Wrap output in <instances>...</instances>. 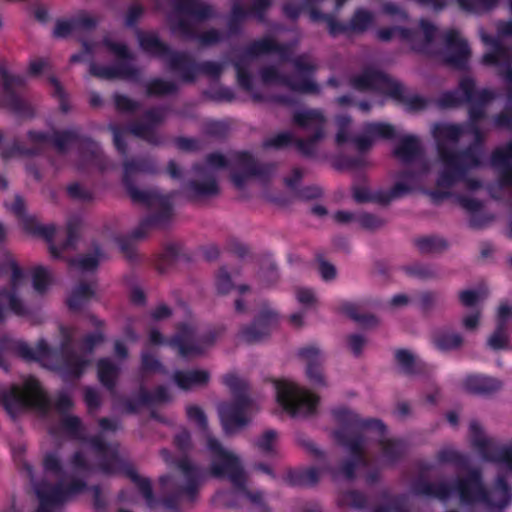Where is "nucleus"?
Instances as JSON below:
<instances>
[{
	"mask_svg": "<svg viewBox=\"0 0 512 512\" xmlns=\"http://www.w3.org/2000/svg\"><path fill=\"white\" fill-rule=\"evenodd\" d=\"M23 277L16 262L8 258L0 267V319L8 310L24 313Z\"/></svg>",
	"mask_w": 512,
	"mask_h": 512,
	"instance_id": "nucleus-1",
	"label": "nucleus"
},
{
	"mask_svg": "<svg viewBox=\"0 0 512 512\" xmlns=\"http://www.w3.org/2000/svg\"><path fill=\"white\" fill-rule=\"evenodd\" d=\"M274 388L277 404L290 415H306L312 412L316 406V396L292 380H277L274 383Z\"/></svg>",
	"mask_w": 512,
	"mask_h": 512,
	"instance_id": "nucleus-2",
	"label": "nucleus"
},
{
	"mask_svg": "<svg viewBox=\"0 0 512 512\" xmlns=\"http://www.w3.org/2000/svg\"><path fill=\"white\" fill-rule=\"evenodd\" d=\"M2 401L7 411L15 414L26 406L41 407L45 402V396L38 382L34 378H28L22 386L11 387Z\"/></svg>",
	"mask_w": 512,
	"mask_h": 512,
	"instance_id": "nucleus-3",
	"label": "nucleus"
},
{
	"mask_svg": "<svg viewBox=\"0 0 512 512\" xmlns=\"http://www.w3.org/2000/svg\"><path fill=\"white\" fill-rule=\"evenodd\" d=\"M255 407L249 401L236 404H225L220 409V416L226 431L232 432L247 421V415L255 411Z\"/></svg>",
	"mask_w": 512,
	"mask_h": 512,
	"instance_id": "nucleus-4",
	"label": "nucleus"
},
{
	"mask_svg": "<svg viewBox=\"0 0 512 512\" xmlns=\"http://www.w3.org/2000/svg\"><path fill=\"white\" fill-rule=\"evenodd\" d=\"M207 444L213 456L212 470L215 475H222L237 469L238 459L232 452L218 446L210 436H207Z\"/></svg>",
	"mask_w": 512,
	"mask_h": 512,
	"instance_id": "nucleus-5",
	"label": "nucleus"
},
{
	"mask_svg": "<svg viewBox=\"0 0 512 512\" xmlns=\"http://www.w3.org/2000/svg\"><path fill=\"white\" fill-rule=\"evenodd\" d=\"M6 206L19 216L20 225L27 233H43L47 238L52 237L54 228H43L33 216L25 214L24 203L21 198L15 196L10 202L6 203Z\"/></svg>",
	"mask_w": 512,
	"mask_h": 512,
	"instance_id": "nucleus-6",
	"label": "nucleus"
},
{
	"mask_svg": "<svg viewBox=\"0 0 512 512\" xmlns=\"http://www.w3.org/2000/svg\"><path fill=\"white\" fill-rule=\"evenodd\" d=\"M209 374L205 370H189L178 372L174 376L176 384L182 389H191L205 384Z\"/></svg>",
	"mask_w": 512,
	"mask_h": 512,
	"instance_id": "nucleus-7",
	"label": "nucleus"
},
{
	"mask_svg": "<svg viewBox=\"0 0 512 512\" xmlns=\"http://www.w3.org/2000/svg\"><path fill=\"white\" fill-rule=\"evenodd\" d=\"M278 320V313L272 307H264L259 313L257 320L252 329L243 332V338L246 341H255L259 337L254 334L253 330L256 328H264L265 326L272 325Z\"/></svg>",
	"mask_w": 512,
	"mask_h": 512,
	"instance_id": "nucleus-8",
	"label": "nucleus"
},
{
	"mask_svg": "<svg viewBox=\"0 0 512 512\" xmlns=\"http://www.w3.org/2000/svg\"><path fill=\"white\" fill-rule=\"evenodd\" d=\"M433 342L439 349L448 350L460 346L462 339L457 333L441 330L434 334Z\"/></svg>",
	"mask_w": 512,
	"mask_h": 512,
	"instance_id": "nucleus-9",
	"label": "nucleus"
},
{
	"mask_svg": "<svg viewBox=\"0 0 512 512\" xmlns=\"http://www.w3.org/2000/svg\"><path fill=\"white\" fill-rule=\"evenodd\" d=\"M467 385L473 391L489 392L498 388L500 383L497 380L487 376L474 375L468 378Z\"/></svg>",
	"mask_w": 512,
	"mask_h": 512,
	"instance_id": "nucleus-10",
	"label": "nucleus"
},
{
	"mask_svg": "<svg viewBox=\"0 0 512 512\" xmlns=\"http://www.w3.org/2000/svg\"><path fill=\"white\" fill-rule=\"evenodd\" d=\"M485 296L484 289H465L459 293V299L462 305L473 307L477 305Z\"/></svg>",
	"mask_w": 512,
	"mask_h": 512,
	"instance_id": "nucleus-11",
	"label": "nucleus"
},
{
	"mask_svg": "<svg viewBox=\"0 0 512 512\" xmlns=\"http://www.w3.org/2000/svg\"><path fill=\"white\" fill-rule=\"evenodd\" d=\"M481 316L478 310L467 312L461 320L462 328L467 332H474L480 327Z\"/></svg>",
	"mask_w": 512,
	"mask_h": 512,
	"instance_id": "nucleus-12",
	"label": "nucleus"
},
{
	"mask_svg": "<svg viewBox=\"0 0 512 512\" xmlns=\"http://www.w3.org/2000/svg\"><path fill=\"white\" fill-rule=\"evenodd\" d=\"M50 284L48 272L44 268H37L33 274V286L38 292H44Z\"/></svg>",
	"mask_w": 512,
	"mask_h": 512,
	"instance_id": "nucleus-13",
	"label": "nucleus"
},
{
	"mask_svg": "<svg viewBox=\"0 0 512 512\" xmlns=\"http://www.w3.org/2000/svg\"><path fill=\"white\" fill-rule=\"evenodd\" d=\"M295 294L297 301L305 307H311L316 303V295L310 288L299 287Z\"/></svg>",
	"mask_w": 512,
	"mask_h": 512,
	"instance_id": "nucleus-14",
	"label": "nucleus"
},
{
	"mask_svg": "<svg viewBox=\"0 0 512 512\" xmlns=\"http://www.w3.org/2000/svg\"><path fill=\"white\" fill-rule=\"evenodd\" d=\"M488 345L494 349H504L508 346V337L503 330L495 331L488 339Z\"/></svg>",
	"mask_w": 512,
	"mask_h": 512,
	"instance_id": "nucleus-15",
	"label": "nucleus"
},
{
	"mask_svg": "<svg viewBox=\"0 0 512 512\" xmlns=\"http://www.w3.org/2000/svg\"><path fill=\"white\" fill-rule=\"evenodd\" d=\"M276 439L277 435L275 432L266 431L258 439L257 445L262 451L269 452L274 448Z\"/></svg>",
	"mask_w": 512,
	"mask_h": 512,
	"instance_id": "nucleus-16",
	"label": "nucleus"
},
{
	"mask_svg": "<svg viewBox=\"0 0 512 512\" xmlns=\"http://www.w3.org/2000/svg\"><path fill=\"white\" fill-rule=\"evenodd\" d=\"M94 293V290L89 286L78 287L69 299V305L71 307H77L82 299L88 298Z\"/></svg>",
	"mask_w": 512,
	"mask_h": 512,
	"instance_id": "nucleus-17",
	"label": "nucleus"
},
{
	"mask_svg": "<svg viewBox=\"0 0 512 512\" xmlns=\"http://www.w3.org/2000/svg\"><path fill=\"white\" fill-rule=\"evenodd\" d=\"M98 373L101 381L105 384H109L115 373V368L110 364V362L104 360L99 362Z\"/></svg>",
	"mask_w": 512,
	"mask_h": 512,
	"instance_id": "nucleus-18",
	"label": "nucleus"
},
{
	"mask_svg": "<svg viewBox=\"0 0 512 512\" xmlns=\"http://www.w3.org/2000/svg\"><path fill=\"white\" fill-rule=\"evenodd\" d=\"M318 271L322 279L325 281H330L336 276L335 267L328 262H320L318 265Z\"/></svg>",
	"mask_w": 512,
	"mask_h": 512,
	"instance_id": "nucleus-19",
	"label": "nucleus"
},
{
	"mask_svg": "<svg viewBox=\"0 0 512 512\" xmlns=\"http://www.w3.org/2000/svg\"><path fill=\"white\" fill-rule=\"evenodd\" d=\"M396 360L404 368H409L414 361V355L410 351L399 350L396 352Z\"/></svg>",
	"mask_w": 512,
	"mask_h": 512,
	"instance_id": "nucleus-20",
	"label": "nucleus"
},
{
	"mask_svg": "<svg viewBox=\"0 0 512 512\" xmlns=\"http://www.w3.org/2000/svg\"><path fill=\"white\" fill-rule=\"evenodd\" d=\"M365 342V339L360 335H351L348 338V346L353 353H359L363 349Z\"/></svg>",
	"mask_w": 512,
	"mask_h": 512,
	"instance_id": "nucleus-21",
	"label": "nucleus"
},
{
	"mask_svg": "<svg viewBox=\"0 0 512 512\" xmlns=\"http://www.w3.org/2000/svg\"><path fill=\"white\" fill-rule=\"evenodd\" d=\"M187 413L189 419L196 424L202 425L205 422V416L200 408L189 407Z\"/></svg>",
	"mask_w": 512,
	"mask_h": 512,
	"instance_id": "nucleus-22",
	"label": "nucleus"
},
{
	"mask_svg": "<svg viewBox=\"0 0 512 512\" xmlns=\"http://www.w3.org/2000/svg\"><path fill=\"white\" fill-rule=\"evenodd\" d=\"M235 497L240 501V502H244L246 500H249L251 502H258L261 498V493H257V495L255 497L253 496H250L246 490V488L244 489H239L237 492H236V495Z\"/></svg>",
	"mask_w": 512,
	"mask_h": 512,
	"instance_id": "nucleus-23",
	"label": "nucleus"
},
{
	"mask_svg": "<svg viewBox=\"0 0 512 512\" xmlns=\"http://www.w3.org/2000/svg\"><path fill=\"white\" fill-rule=\"evenodd\" d=\"M341 312L351 318L357 317V309L353 303L345 302L340 307Z\"/></svg>",
	"mask_w": 512,
	"mask_h": 512,
	"instance_id": "nucleus-24",
	"label": "nucleus"
},
{
	"mask_svg": "<svg viewBox=\"0 0 512 512\" xmlns=\"http://www.w3.org/2000/svg\"><path fill=\"white\" fill-rule=\"evenodd\" d=\"M512 316V305L503 303L498 308V317L500 320H505Z\"/></svg>",
	"mask_w": 512,
	"mask_h": 512,
	"instance_id": "nucleus-25",
	"label": "nucleus"
},
{
	"mask_svg": "<svg viewBox=\"0 0 512 512\" xmlns=\"http://www.w3.org/2000/svg\"><path fill=\"white\" fill-rule=\"evenodd\" d=\"M307 374L312 383L317 384L322 382V373L318 367H310L307 370Z\"/></svg>",
	"mask_w": 512,
	"mask_h": 512,
	"instance_id": "nucleus-26",
	"label": "nucleus"
},
{
	"mask_svg": "<svg viewBox=\"0 0 512 512\" xmlns=\"http://www.w3.org/2000/svg\"><path fill=\"white\" fill-rule=\"evenodd\" d=\"M98 261L96 257H87L79 261V266L84 270H89L94 268L98 264Z\"/></svg>",
	"mask_w": 512,
	"mask_h": 512,
	"instance_id": "nucleus-27",
	"label": "nucleus"
},
{
	"mask_svg": "<svg viewBox=\"0 0 512 512\" xmlns=\"http://www.w3.org/2000/svg\"><path fill=\"white\" fill-rule=\"evenodd\" d=\"M71 30V24L68 22H59L55 27V34L58 36H65Z\"/></svg>",
	"mask_w": 512,
	"mask_h": 512,
	"instance_id": "nucleus-28",
	"label": "nucleus"
},
{
	"mask_svg": "<svg viewBox=\"0 0 512 512\" xmlns=\"http://www.w3.org/2000/svg\"><path fill=\"white\" fill-rule=\"evenodd\" d=\"M303 354L307 359H312L314 357L320 356L321 350L318 347L312 346V347L306 348L303 351Z\"/></svg>",
	"mask_w": 512,
	"mask_h": 512,
	"instance_id": "nucleus-29",
	"label": "nucleus"
},
{
	"mask_svg": "<svg viewBox=\"0 0 512 512\" xmlns=\"http://www.w3.org/2000/svg\"><path fill=\"white\" fill-rule=\"evenodd\" d=\"M407 302H408V298L405 295H397L391 299V304L393 306H401V305L406 304Z\"/></svg>",
	"mask_w": 512,
	"mask_h": 512,
	"instance_id": "nucleus-30",
	"label": "nucleus"
},
{
	"mask_svg": "<svg viewBox=\"0 0 512 512\" xmlns=\"http://www.w3.org/2000/svg\"><path fill=\"white\" fill-rule=\"evenodd\" d=\"M335 217L338 221L348 222L352 219V215L348 212L339 211L335 214Z\"/></svg>",
	"mask_w": 512,
	"mask_h": 512,
	"instance_id": "nucleus-31",
	"label": "nucleus"
},
{
	"mask_svg": "<svg viewBox=\"0 0 512 512\" xmlns=\"http://www.w3.org/2000/svg\"><path fill=\"white\" fill-rule=\"evenodd\" d=\"M303 314L302 313H295L290 316V321L295 326H300L303 322Z\"/></svg>",
	"mask_w": 512,
	"mask_h": 512,
	"instance_id": "nucleus-32",
	"label": "nucleus"
},
{
	"mask_svg": "<svg viewBox=\"0 0 512 512\" xmlns=\"http://www.w3.org/2000/svg\"><path fill=\"white\" fill-rule=\"evenodd\" d=\"M169 314V311L166 307H159L155 310L154 312V317L157 318V319H161V318H164L165 316H167Z\"/></svg>",
	"mask_w": 512,
	"mask_h": 512,
	"instance_id": "nucleus-33",
	"label": "nucleus"
},
{
	"mask_svg": "<svg viewBox=\"0 0 512 512\" xmlns=\"http://www.w3.org/2000/svg\"><path fill=\"white\" fill-rule=\"evenodd\" d=\"M43 65L44 63L42 61L33 62L30 65V70L32 73H38L42 69Z\"/></svg>",
	"mask_w": 512,
	"mask_h": 512,
	"instance_id": "nucleus-34",
	"label": "nucleus"
},
{
	"mask_svg": "<svg viewBox=\"0 0 512 512\" xmlns=\"http://www.w3.org/2000/svg\"><path fill=\"white\" fill-rule=\"evenodd\" d=\"M217 191V185L213 182L210 184L209 188L201 190L200 193L204 195L213 194Z\"/></svg>",
	"mask_w": 512,
	"mask_h": 512,
	"instance_id": "nucleus-35",
	"label": "nucleus"
},
{
	"mask_svg": "<svg viewBox=\"0 0 512 512\" xmlns=\"http://www.w3.org/2000/svg\"><path fill=\"white\" fill-rule=\"evenodd\" d=\"M229 282V279L226 278V279H223V280H219V289L222 291V292H226L228 290V287L226 286V284H228Z\"/></svg>",
	"mask_w": 512,
	"mask_h": 512,
	"instance_id": "nucleus-36",
	"label": "nucleus"
},
{
	"mask_svg": "<svg viewBox=\"0 0 512 512\" xmlns=\"http://www.w3.org/2000/svg\"><path fill=\"white\" fill-rule=\"evenodd\" d=\"M124 350H125V349L122 347V345H121V344H119V343H117V344H116V351H117V353H118L119 355H122V354L124 353Z\"/></svg>",
	"mask_w": 512,
	"mask_h": 512,
	"instance_id": "nucleus-37",
	"label": "nucleus"
},
{
	"mask_svg": "<svg viewBox=\"0 0 512 512\" xmlns=\"http://www.w3.org/2000/svg\"><path fill=\"white\" fill-rule=\"evenodd\" d=\"M96 73L99 75H102V76H107V77L114 75V73H110V72H96Z\"/></svg>",
	"mask_w": 512,
	"mask_h": 512,
	"instance_id": "nucleus-38",
	"label": "nucleus"
},
{
	"mask_svg": "<svg viewBox=\"0 0 512 512\" xmlns=\"http://www.w3.org/2000/svg\"><path fill=\"white\" fill-rule=\"evenodd\" d=\"M117 53L120 54V55H123L124 54V47L118 46L117 47Z\"/></svg>",
	"mask_w": 512,
	"mask_h": 512,
	"instance_id": "nucleus-39",
	"label": "nucleus"
},
{
	"mask_svg": "<svg viewBox=\"0 0 512 512\" xmlns=\"http://www.w3.org/2000/svg\"><path fill=\"white\" fill-rule=\"evenodd\" d=\"M5 233V229L3 227V225L0 223V236L3 235Z\"/></svg>",
	"mask_w": 512,
	"mask_h": 512,
	"instance_id": "nucleus-40",
	"label": "nucleus"
},
{
	"mask_svg": "<svg viewBox=\"0 0 512 512\" xmlns=\"http://www.w3.org/2000/svg\"><path fill=\"white\" fill-rule=\"evenodd\" d=\"M180 350H181V353H183V354H190V352H188V351H187L186 349H184V348H180Z\"/></svg>",
	"mask_w": 512,
	"mask_h": 512,
	"instance_id": "nucleus-41",
	"label": "nucleus"
},
{
	"mask_svg": "<svg viewBox=\"0 0 512 512\" xmlns=\"http://www.w3.org/2000/svg\"><path fill=\"white\" fill-rule=\"evenodd\" d=\"M151 337H152V340H153L154 342H157V339H156V335H155V333H152Z\"/></svg>",
	"mask_w": 512,
	"mask_h": 512,
	"instance_id": "nucleus-42",
	"label": "nucleus"
},
{
	"mask_svg": "<svg viewBox=\"0 0 512 512\" xmlns=\"http://www.w3.org/2000/svg\"><path fill=\"white\" fill-rule=\"evenodd\" d=\"M4 512H16V510L14 508H10V509H8V510H6Z\"/></svg>",
	"mask_w": 512,
	"mask_h": 512,
	"instance_id": "nucleus-43",
	"label": "nucleus"
},
{
	"mask_svg": "<svg viewBox=\"0 0 512 512\" xmlns=\"http://www.w3.org/2000/svg\"><path fill=\"white\" fill-rule=\"evenodd\" d=\"M236 306H237V309H238V310H241V309H242V308L240 307V303H239V301H237Z\"/></svg>",
	"mask_w": 512,
	"mask_h": 512,
	"instance_id": "nucleus-44",
	"label": "nucleus"
},
{
	"mask_svg": "<svg viewBox=\"0 0 512 512\" xmlns=\"http://www.w3.org/2000/svg\"><path fill=\"white\" fill-rule=\"evenodd\" d=\"M193 351H194L195 353L200 352V350H199L198 348H193Z\"/></svg>",
	"mask_w": 512,
	"mask_h": 512,
	"instance_id": "nucleus-45",
	"label": "nucleus"
},
{
	"mask_svg": "<svg viewBox=\"0 0 512 512\" xmlns=\"http://www.w3.org/2000/svg\"><path fill=\"white\" fill-rule=\"evenodd\" d=\"M53 495L57 496V495H59V493L58 492H53Z\"/></svg>",
	"mask_w": 512,
	"mask_h": 512,
	"instance_id": "nucleus-46",
	"label": "nucleus"
}]
</instances>
